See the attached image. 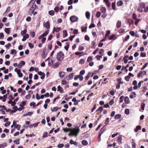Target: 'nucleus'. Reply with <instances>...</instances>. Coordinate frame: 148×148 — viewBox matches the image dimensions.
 I'll return each mask as SVG.
<instances>
[{"label": "nucleus", "instance_id": "nucleus-1", "mask_svg": "<svg viewBox=\"0 0 148 148\" xmlns=\"http://www.w3.org/2000/svg\"><path fill=\"white\" fill-rule=\"evenodd\" d=\"M64 54L62 51H60L57 54L56 58L58 61H61L64 58Z\"/></svg>", "mask_w": 148, "mask_h": 148}, {"label": "nucleus", "instance_id": "nucleus-2", "mask_svg": "<svg viewBox=\"0 0 148 148\" xmlns=\"http://www.w3.org/2000/svg\"><path fill=\"white\" fill-rule=\"evenodd\" d=\"M71 131L73 133V136H77L80 131V130L79 128H74L71 130Z\"/></svg>", "mask_w": 148, "mask_h": 148}, {"label": "nucleus", "instance_id": "nucleus-3", "mask_svg": "<svg viewBox=\"0 0 148 148\" xmlns=\"http://www.w3.org/2000/svg\"><path fill=\"white\" fill-rule=\"evenodd\" d=\"M35 1L36 0H32L29 3V4L32 2H34V3H33L32 6L30 8V10H32L34 11L36 9L37 6L36 3H34Z\"/></svg>", "mask_w": 148, "mask_h": 148}, {"label": "nucleus", "instance_id": "nucleus-4", "mask_svg": "<svg viewBox=\"0 0 148 148\" xmlns=\"http://www.w3.org/2000/svg\"><path fill=\"white\" fill-rule=\"evenodd\" d=\"M78 19V18L75 16H72L70 18V20L72 23L75 22Z\"/></svg>", "mask_w": 148, "mask_h": 148}, {"label": "nucleus", "instance_id": "nucleus-5", "mask_svg": "<svg viewBox=\"0 0 148 148\" xmlns=\"http://www.w3.org/2000/svg\"><path fill=\"white\" fill-rule=\"evenodd\" d=\"M43 25L44 27L46 28L48 30L50 28V24L49 21L43 23Z\"/></svg>", "mask_w": 148, "mask_h": 148}, {"label": "nucleus", "instance_id": "nucleus-6", "mask_svg": "<svg viewBox=\"0 0 148 148\" xmlns=\"http://www.w3.org/2000/svg\"><path fill=\"white\" fill-rule=\"evenodd\" d=\"M59 77L61 78H62L64 77L65 75V73L64 71H60L59 73Z\"/></svg>", "mask_w": 148, "mask_h": 148}, {"label": "nucleus", "instance_id": "nucleus-7", "mask_svg": "<svg viewBox=\"0 0 148 148\" xmlns=\"http://www.w3.org/2000/svg\"><path fill=\"white\" fill-rule=\"evenodd\" d=\"M25 62L24 61H22L20 63L18 64V67L21 68L23 66L25 65Z\"/></svg>", "mask_w": 148, "mask_h": 148}, {"label": "nucleus", "instance_id": "nucleus-8", "mask_svg": "<svg viewBox=\"0 0 148 148\" xmlns=\"http://www.w3.org/2000/svg\"><path fill=\"white\" fill-rule=\"evenodd\" d=\"M110 33V31H108L106 32V34L105 35V37L104 39H102V42L103 41L106 40V39L108 37L109 34Z\"/></svg>", "mask_w": 148, "mask_h": 148}, {"label": "nucleus", "instance_id": "nucleus-9", "mask_svg": "<svg viewBox=\"0 0 148 148\" xmlns=\"http://www.w3.org/2000/svg\"><path fill=\"white\" fill-rule=\"evenodd\" d=\"M59 64L60 63H59L58 62H56L52 65V68L54 69L58 68L59 67Z\"/></svg>", "mask_w": 148, "mask_h": 148}, {"label": "nucleus", "instance_id": "nucleus-10", "mask_svg": "<svg viewBox=\"0 0 148 148\" xmlns=\"http://www.w3.org/2000/svg\"><path fill=\"white\" fill-rule=\"evenodd\" d=\"M141 127L140 125H138L137 126L136 128L134 129V131L136 133L139 130H140L141 129Z\"/></svg>", "mask_w": 148, "mask_h": 148}, {"label": "nucleus", "instance_id": "nucleus-11", "mask_svg": "<svg viewBox=\"0 0 148 148\" xmlns=\"http://www.w3.org/2000/svg\"><path fill=\"white\" fill-rule=\"evenodd\" d=\"M103 1L108 8L110 6V3L109 1V0H103Z\"/></svg>", "mask_w": 148, "mask_h": 148}, {"label": "nucleus", "instance_id": "nucleus-12", "mask_svg": "<svg viewBox=\"0 0 148 148\" xmlns=\"http://www.w3.org/2000/svg\"><path fill=\"white\" fill-rule=\"evenodd\" d=\"M102 130V128H101L100 131L99 132V133L98 136V141L100 142L101 140V135L102 134V131H101V130Z\"/></svg>", "mask_w": 148, "mask_h": 148}, {"label": "nucleus", "instance_id": "nucleus-13", "mask_svg": "<svg viewBox=\"0 0 148 148\" xmlns=\"http://www.w3.org/2000/svg\"><path fill=\"white\" fill-rule=\"evenodd\" d=\"M63 37L64 38H65L66 36H67L68 35V33L67 32V31L66 30H64L63 31Z\"/></svg>", "mask_w": 148, "mask_h": 148}, {"label": "nucleus", "instance_id": "nucleus-14", "mask_svg": "<svg viewBox=\"0 0 148 148\" xmlns=\"http://www.w3.org/2000/svg\"><path fill=\"white\" fill-rule=\"evenodd\" d=\"M123 1H122L120 0L117 3L116 5L118 6H121L123 5Z\"/></svg>", "mask_w": 148, "mask_h": 148}, {"label": "nucleus", "instance_id": "nucleus-15", "mask_svg": "<svg viewBox=\"0 0 148 148\" xmlns=\"http://www.w3.org/2000/svg\"><path fill=\"white\" fill-rule=\"evenodd\" d=\"M121 25V22L119 21H118L116 23V26L118 28H119Z\"/></svg>", "mask_w": 148, "mask_h": 148}, {"label": "nucleus", "instance_id": "nucleus-16", "mask_svg": "<svg viewBox=\"0 0 148 148\" xmlns=\"http://www.w3.org/2000/svg\"><path fill=\"white\" fill-rule=\"evenodd\" d=\"M19 140H20V139L17 138V139L14 140V143L16 144H17V145L19 144H20Z\"/></svg>", "mask_w": 148, "mask_h": 148}, {"label": "nucleus", "instance_id": "nucleus-17", "mask_svg": "<svg viewBox=\"0 0 148 148\" xmlns=\"http://www.w3.org/2000/svg\"><path fill=\"white\" fill-rule=\"evenodd\" d=\"M58 91H60V93H62L63 92V90L62 88L60 86H59L58 87Z\"/></svg>", "mask_w": 148, "mask_h": 148}, {"label": "nucleus", "instance_id": "nucleus-18", "mask_svg": "<svg viewBox=\"0 0 148 148\" xmlns=\"http://www.w3.org/2000/svg\"><path fill=\"white\" fill-rule=\"evenodd\" d=\"M27 32V29H25L23 31H21V34L22 36H24L25 34Z\"/></svg>", "mask_w": 148, "mask_h": 148}, {"label": "nucleus", "instance_id": "nucleus-19", "mask_svg": "<svg viewBox=\"0 0 148 148\" xmlns=\"http://www.w3.org/2000/svg\"><path fill=\"white\" fill-rule=\"evenodd\" d=\"M86 16L87 19H90V14L89 12L87 11L86 12Z\"/></svg>", "mask_w": 148, "mask_h": 148}, {"label": "nucleus", "instance_id": "nucleus-20", "mask_svg": "<svg viewBox=\"0 0 148 148\" xmlns=\"http://www.w3.org/2000/svg\"><path fill=\"white\" fill-rule=\"evenodd\" d=\"M74 73H71L69 75L68 78L70 79H73L74 76Z\"/></svg>", "mask_w": 148, "mask_h": 148}, {"label": "nucleus", "instance_id": "nucleus-21", "mask_svg": "<svg viewBox=\"0 0 148 148\" xmlns=\"http://www.w3.org/2000/svg\"><path fill=\"white\" fill-rule=\"evenodd\" d=\"M69 143L71 144H74L75 145H77V143L76 142H74L72 140H70Z\"/></svg>", "mask_w": 148, "mask_h": 148}, {"label": "nucleus", "instance_id": "nucleus-22", "mask_svg": "<svg viewBox=\"0 0 148 148\" xmlns=\"http://www.w3.org/2000/svg\"><path fill=\"white\" fill-rule=\"evenodd\" d=\"M121 117V115L119 114H116L114 116V119H120Z\"/></svg>", "mask_w": 148, "mask_h": 148}, {"label": "nucleus", "instance_id": "nucleus-23", "mask_svg": "<svg viewBox=\"0 0 148 148\" xmlns=\"http://www.w3.org/2000/svg\"><path fill=\"white\" fill-rule=\"evenodd\" d=\"M10 28H6L5 29V32L8 34H9L10 33Z\"/></svg>", "mask_w": 148, "mask_h": 148}, {"label": "nucleus", "instance_id": "nucleus-24", "mask_svg": "<svg viewBox=\"0 0 148 148\" xmlns=\"http://www.w3.org/2000/svg\"><path fill=\"white\" fill-rule=\"evenodd\" d=\"M33 114V113L31 112H29L26 113L24 114L23 116H31Z\"/></svg>", "mask_w": 148, "mask_h": 148}, {"label": "nucleus", "instance_id": "nucleus-25", "mask_svg": "<svg viewBox=\"0 0 148 148\" xmlns=\"http://www.w3.org/2000/svg\"><path fill=\"white\" fill-rule=\"evenodd\" d=\"M49 32V30H46L43 34H42V36H43V37L46 36L48 34Z\"/></svg>", "mask_w": 148, "mask_h": 148}, {"label": "nucleus", "instance_id": "nucleus-26", "mask_svg": "<svg viewBox=\"0 0 148 148\" xmlns=\"http://www.w3.org/2000/svg\"><path fill=\"white\" fill-rule=\"evenodd\" d=\"M58 109V108L57 107H54L52 109H51V110L52 112L54 111L56 112V111Z\"/></svg>", "mask_w": 148, "mask_h": 148}, {"label": "nucleus", "instance_id": "nucleus-27", "mask_svg": "<svg viewBox=\"0 0 148 148\" xmlns=\"http://www.w3.org/2000/svg\"><path fill=\"white\" fill-rule=\"evenodd\" d=\"M128 21L130 25H132L134 23V21L132 19H129Z\"/></svg>", "mask_w": 148, "mask_h": 148}, {"label": "nucleus", "instance_id": "nucleus-28", "mask_svg": "<svg viewBox=\"0 0 148 148\" xmlns=\"http://www.w3.org/2000/svg\"><path fill=\"white\" fill-rule=\"evenodd\" d=\"M116 38V36L114 35H112L111 36H110V38H109V40H115Z\"/></svg>", "mask_w": 148, "mask_h": 148}, {"label": "nucleus", "instance_id": "nucleus-29", "mask_svg": "<svg viewBox=\"0 0 148 148\" xmlns=\"http://www.w3.org/2000/svg\"><path fill=\"white\" fill-rule=\"evenodd\" d=\"M21 127V125L19 124H17L15 125L14 126V128L15 129L16 128L18 130H19L20 129V128Z\"/></svg>", "mask_w": 148, "mask_h": 148}, {"label": "nucleus", "instance_id": "nucleus-30", "mask_svg": "<svg viewBox=\"0 0 148 148\" xmlns=\"http://www.w3.org/2000/svg\"><path fill=\"white\" fill-rule=\"evenodd\" d=\"M49 14L53 16L55 12L53 10H51L49 11Z\"/></svg>", "mask_w": 148, "mask_h": 148}, {"label": "nucleus", "instance_id": "nucleus-31", "mask_svg": "<svg viewBox=\"0 0 148 148\" xmlns=\"http://www.w3.org/2000/svg\"><path fill=\"white\" fill-rule=\"evenodd\" d=\"M7 146L6 144L5 143L0 145V148H3Z\"/></svg>", "mask_w": 148, "mask_h": 148}, {"label": "nucleus", "instance_id": "nucleus-32", "mask_svg": "<svg viewBox=\"0 0 148 148\" xmlns=\"http://www.w3.org/2000/svg\"><path fill=\"white\" fill-rule=\"evenodd\" d=\"M48 136V132H45L43 134L42 137L43 138H46Z\"/></svg>", "mask_w": 148, "mask_h": 148}, {"label": "nucleus", "instance_id": "nucleus-33", "mask_svg": "<svg viewBox=\"0 0 148 148\" xmlns=\"http://www.w3.org/2000/svg\"><path fill=\"white\" fill-rule=\"evenodd\" d=\"M16 52H17L16 50L13 49L11 50L10 53L12 55H13L14 54H16Z\"/></svg>", "mask_w": 148, "mask_h": 148}, {"label": "nucleus", "instance_id": "nucleus-34", "mask_svg": "<svg viewBox=\"0 0 148 148\" xmlns=\"http://www.w3.org/2000/svg\"><path fill=\"white\" fill-rule=\"evenodd\" d=\"M109 122V118H107L105 120V121L104 123L105 124V125H104V126H106V125L108 124Z\"/></svg>", "mask_w": 148, "mask_h": 148}, {"label": "nucleus", "instance_id": "nucleus-35", "mask_svg": "<svg viewBox=\"0 0 148 148\" xmlns=\"http://www.w3.org/2000/svg\"><path fill=\"white\" fill-rule=\"evenodd\" d=\"M140 6L142 8H145V6L144 3H141L140 4Z\"/></svg>", "mask_w": 148, "mask_h": 148}, {"label": "nucleus", "instance_id": "nucleus-36", "mask_svg": "<svg viewBox=\"0 0 148 148\" xmlns=\"http://www.w3.org/2000/svg\"><path fill=\"white\" fill-rule=\"evenodd\" d=\"M135 20V25H137L138 22L140 21V19L138 18Z\"/></svg>", "mask_w": 148, "mask_h": 148}, {"label": "nucleus", "instance_id": "nucleus-37", "mask_svg": "<svg viewBox=\"0 0 148 148\" xmlns=\"http://www.w3.org/2000/svg\"><path fill=\"white\" fill-rule=\"evenodd\" d=\"M82 144L84 145H86L88 144V142L86 140H84L82 141Z\"/></svg>", "mask_w": 148, "mask_h": 148}, {"label": "nucleus", "instance_id": "nucleus-38", "mask_svg": "<svg viewBox=\"0 0 148 148\" xmlns=\"http://www.w3.org/2000/svg\"><path fill=\"white\" fill-rule=\"evenodd\" d=\"M132 148H136V144L135 142L133 141L132 142Z\"/></svg>", "mask_w": 148, "mask_h": 148}, {"label": "nucleus", "instance_id": "nucleus-39", "mask_svg": "<svg viewBox=\"0 0 148 148\" xmlns=\"http://www.w3.org/2000/svg\"><path fill=\"white\" fill-rule=\"evenodd\" d=\"M35 33L34 32H31L30 34V35L32 36L33 38H34L35 36Z\"/></svg>", "mask_w": 148, "mask_h": 148}, {"label": "nucleus", "instance_id": "nucleus-40", "mask_svg": "<svg viewBox=\"0 0 148 148\" xmlns=\"http://www.w3.org/2000/svg\"><path fill=\"white\" fill-rule=\"evenodd\" d=\"M147 64H148V63H146L141 68V70H143V69H144L147 67Z\"/></svg>", "mask_w": 148, "mask_h": 148}, {"label": "nucleus", "instance_id": "nucleus-41", "mask_svg": "<svg viewBox=\"0 0 148 148\" xmlns=\"http://www.w3.org/2000/svg\"><path fill=\"white\" fill-rule=\"evenodd\" d=\"M130 102L124 103L122 105V107L123 108H125L126 107L127 104L129 103Z\"/></svg>", "mask_w": 148, "mask_h": 148}, {"label": "nucleus", "instance_id": "nucleus-42", "mask_svg": "<svg viewBox=\"0 0 148 148\" xmlns=\"http://www.w3.org/2000/svg\"><path fill=\"white\" fill-rule=\"evenodd\" d=\"M130 113V110L128 109H126L125 111V113L127 114H128Z\"/></svg>", "mask_w": 148, "mask_h": 148}, {"label": "nucleus", "instance_id": "nucleus-43", "mask_svg": "<svg viewBox=\"0 0 148 148\" xmlns=\"http://www.w3.org/2000/svg\"><path fill=\"white\" fill-rule=\"evenodd\" d=\"M7 94H5V95H4L3 96V102H5L6 101V98H7Z\"/></svg>", "mask_w": 148, "mask_h": 148}, {"label": "nucleus", "instance_id": "nucleus-44", "mask_svg": "<svg viewBox=\"0 0 148 148\" xmlns=\"http://www.w3.org/2000/svg\"><path fill=\"white\" fill-rule=\"evenodd\" d=\"M92 60V58L91 56L89 57L87 60V62H89L91 61Z\"/></svg>", "mask_w": 148, "mask_h": 148}, {"label": "nucleus", "instance_id": "nucleus-45", "mask_svg": "<svg viewBox=\"0 0 148 148\" xmlns=\"http://www.w3.org/2000/svg\"><path fill=\"white\" fill-rule=\"evenodd\" d=\"M145 106V104L143 103L141 104L140 107L143 110H144V108Z\"/></svg>", "mask_w": 148, "mask_h": 148}, {"label": "nucleus", "instance_id": "nucleus-46", "mask_svg": "<svg viewBox=\"0 0 148 148\" xmlns=\"http://www.w3.org/2000/svg\"><path fill=\"white\" fill-rule=\"evenodd\" d=\"M34 11L30 10L29 9L28 12V14L29 15L31 16L34 13Z\"/></svg>", "mask_w": 148, "mask_h": 148}, {"label": "nucleus", "instance_id": "nucleus-47", "mask_svg": "<svg viewBox=\"0 0 148 148\" xmlns=\"http://www.w3.org/2000/svg\"><path fill=\"white\" fill-rule=\"evenodd\" d=\"M130 38V36L129 35H128L126 36V37H125V39L124 40H123V42L124 41H126L127 40H128Z\"/></svg>", "mask_w": 148, "mask_h": 148}, {"label": "nucleus", "instance_id": "nucleus-48", "mask_svg": "<svg viewBox=\"0 0 148 148\" xmlns=\"http://www.w3.org/2000/svg\"><path fill=\"white\" fill-rule=\"evenodd\" d=\"M73 68L71 67L68 68L66 69V71L67 72H71L73 71Z\"/></svg>", "mask_w": 148, "mask_h": 148}, {"label": "nucleus", "instance_id": "nucleus-49", "mask_svg": "<svg viewBox=\"0 0 148 148\" xmlns=\"http://www.w3.org/2000/svg\"><path fill=\"white\" fill-rule=\"evenodd\" d=\"M83 27H82V32H86L87 27H85L84 28H83Z\"/></svg>", "mask_w": 148, "mask_h": 148}, {"label": "nucleus", "instance_id": "nucleus-50", "mask_svg": "<svg viewBox=\"0 0 148 148\" xmlns=\"http://www.w3.org/2000/svg\"><path fill=\"white\" fill-rule=\"evenodd\" d=\"M63 130L64 132H66L69 131H71V130L69 128H64L63 129Z\"/></svg>", "mask_w": 148, "mask_h": 148}, {"label": "nucleus", "instance_id": "nucleus-51", "mask_svg": "<svg viewBox=\"0 0 148 148\" xmlns=\"http://www.w3.org/2000/svg\"><path fill=\"white\" fill-rule=\"evenodd\" d=\"M101 14V13L100 12H97L96 14V16L97 18L99 17Z\"/></svg>", "mask_w": 148, "mask_h": 148}, {"label": "nucleus", "instance_id": "nucleus-52", "mask_svg": "<svg viewBox=\"0 0 148 148\" xmlns=\"http://www.w3.org/2000/svg\"><path fill=\"white\" fill-rule=\"evenodd\" d=\"M29 47L31 48L32 49L34 47V45L31 43H28Z\"/></svg>", "mask_w": 148, "mask_h": 148}, {"label": "nucleus", "instance_id": "nucleus-53", "mask_svg": "<svg viewBox=\"0 0 148 148\" xmlns=\"http://www.w3.org/2000/svg\"><path fill=\"white\" fill-rule=\"evenodd\" d=\"M133 18L135 20H136V19H137L136 16V14L133 13Z\"/></svg>", "mask_w": 148, "mask_h": 148}, {"label": "nucleus", "instance_id": "nucleus-54", "mask_svg": "<svg viewBox=\"0 0 148 148\" xmlns=\"http://www.w3.org/2000/svg\"><path fill=\"white\" fill-rule=\"evenodd\" d=\"M84 60L83 59H81V60H80L79 61V64H83L84 63Z\"/></svg>", "mask_w": 148, "mask_h": 148}, {"label": "nucleus", "instance_id": "nucleus-55", "mask_svg": "<svg viewBox=\"0 0 148 148\" xmlns=\"http://www.w3.org/2000/svg\"><path fill=\"white\" fill-rule=\"evenodd\" d=\"M14 71L16 72L17 74H18L19 72H21V70L20 69H18V68H16L14 69Z\"/></svg>", "mask_w": 148, "mask_h": 148}, {"label": "nucleus", "instance_id": "nucleus-56", "mask_svg": "<svg viewBox=\"0 0 148 148\" xmlns=\"http://www.w3.org/2000/svg\"><path fill=\"white\" fill-rule=\"evenodd\" d=\"M59 8L58 7H56L54 8V10L56 12H58L59 11Z\"/></svg>", "mask_w": 148, "mask_h": 148}, {"label": "nucleus", "instance_id": "nucleus-57", "mask_svg": "<svg viewBox=\"0 0 148 148\" xmlns=\"http://www.w3.org/2000/svg\"><path fill=\"white\" fill-rule=\"evenodd\" d=\"M130 79V77H129V76H128V75L125 76V79L127 81H129Z\"/></svg>", "mask_w": 148, "mask_h": 148}, {"label": "nucleus", "instance_id": "nucleus-58", "mask_svg": "<svg viewBox=\"0 0 148 148\" xmlns=\"http://www.w3.org/2000/svg\"><path fill=\"white\" fill-rule=\"evenodd\" d=\"M10 121L7 122L5 124V127H8L10 125Z\"/></svg>", "mask_w": 148, "mask_h": 148}, {"label": "nucleus", "instance_id": "nucleus-59", "mask_svg": "<svg viewBox=\"0 0 148 148\" xmlns=\"http://www.w3.org/2000/svg\"><path fill=\"white\" fill-rule=\"evenodd\" d=\"M26 102H21L20 104V106L21 107H24V106L25 105Z\"/></svg>", "mask_w": 148, "mask_h": 148}, {"label": "nucleus", "instance_id": "nucleus-60", "mask_svg": "<svg viewBox=\"0 0 148 148\" xmlns=\"http://www.w3.org/2000/svg\"><path fill=\"white\" fill-rule=\"evenodd\" d=\"M130 34L132 36H134L135 35V33L134 31H131L130 32Z\"/></svg>", "mask_w": 148, "mask_h": 148}, {"label": "nucleus", "instance_id": "nucleus-61", "mask_svg": "<svg viewBox=\"0 0 148 148\" xmlns=\"http://www.w3.org/2000/svg\"><path fill=\"white\" fill-rule=\"evenodd\" d=\"M64 146V144H59L58 145V147L59 148H61L63 147Z\"/></svg>", "mask_w": 148, "mask_h": 148}, {"label": "nucleus", "instance_id": "nucleus-62", "mask_svg": "<svg viewBox=\"0 0 148 148\" xmlns=\"http://www.w3.org/2000/svg\"><path fill=\"white\" fill-rule=\"evenodd\" d=\"M11 45L10 43H9L7 45H5V47L7 49H9L10 47L11 46Z\"/></svg>", "mask_w": 148, "mask_h": 148}, {"label": "nucleus", "instance_id": "nucleus-63", "mask_svg": "<svg viewBox=\"0 0 148 148\" xmlns=\"http://www.w3.org/2000/svg\"><path fill=\"white\" fill-rule=\"evenodd\" d=\"M61 84L62 85H65L67 84V82H66V80H62L61 81Z\"/></svg>", "mask_w": 148, "mask_h": 148}, {"label": "nucleus", "instance_id": "nucleus-64", "mask_svg": "<svg viewBox=\"0 0 148 148\" xmlns=\"http://www.w3.org/2000/svg\"><path fill=\"white\" fill-rule=\"evenodd\" d=\"M85 39L87 41H89L90 40V38L89 36L86 35L85 36Z\"/></svg>", "mask_w": 148, "mask_h": 148}]
</instances>
